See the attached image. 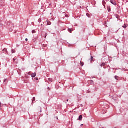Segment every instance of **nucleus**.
<instances>
[{
    "mask_svg": "<svg viewBox=\"0 0 128 128\" xmlns=\"http://www.w3.org/2000/svg\"><path fill=\"white\" fill-rule=\"evenodd\" d=\"M110 2L114 6H117L116 2L115 0H110Z\"/></svg>",
    "mask_w": 128,
    "mask_h": 128,
    "instance_id": "obj_1",
    "label": "nucleus"
},
{
    "mask_svg": "<svg viewBox=\"0 0 128 128\" xmlns=\"http://www.w3.org/2000/svg\"><path fill=\"white\" fill-rule=\"evenodd\" d=\"M2 52H3V54H8V49L4 48L3 50H2Z\"/></svg>",
    "mask_w": 128,
    "mask_h": 128,
    "instance_id": "obj_2",
    "label": "nucleus"
},
{
    "mask_svg": "<svg viewBox=\"0 0 128 128\" xmlns=\"http://www.w3.org/2000/svg\"><path fill=\"white\" fill-rule=\"evenodd\" d=\"M10 28H11V30H10V32H12V28H14V24H11V26H10Z\"/></svg>",
    "mask_w": 128,
    "mask_h": 128,
    "instance_id": "obj_3",
    "label": "nucleus"
},
{
    "mask_svg": "<svg viewBox=\"0 0 128 128\" xmlns=\"http://www.w3.org/2000/svg\"><path fill=\"white\" fill-rule=\"evenodd\" d=\"M46 22L48 26H52V22H50V21L47 20Z\"/></svg>",
    "mask_w": 128,
    "mask_h": 128,
    "instance_id": "obj_4",
    "label": "nucleus"
},
{
    "mask_svg": "<svg viewBox=\"0 0 128 128\" xmlns=\"http://www.w3.org/2000/svg\"><path fill=\"white\" fill-rule=\"evenodd\" d=\"M107 10H108V12H112V9H110V6H108L107 7Z\"/></svg>",
    "mask_w": 128,
    "mask_h": 128,
    "instance_id": "obj_5",
    "label": "nucleus"
},
{
    "mask_svg": "<svg viewBox=\"0 0 128 128\" xmlns=\"http://www.w3.org/2000/svg\"><path fill=\"white\" fill-rule=\"evenodd\" d=\"M90 62V64H92V62H94V57L92 56H91V58L89 60Z\"/></svg>",
    "mask_w": 128,
    "mask_h": 128,
    "instance_id": "obj_6",
    "label": "nucleus"
},
{
    "mask_svg": "<svg viewBox=\"0 0 128 128\" xmlns=\"http://www.w3.org/2000/svg\"><path fill=\"white\" fill-rule=\"evenodd\" d=\"M31 76L32 78H35L36 76V73L32 74L31 75Z\"/></svg>",
    "mask_w": 128,
    "mask_h": 128,
    "instance_id": "obj_7",
    "label": "nucleus"
},
{
    "mask_svg": "<svg viewBox=\"0 0 128 128\" xmlns=\"http://www.w3.org/2000/svg\"><path fill=\"white\" fill-rule=\"evenodd\" d=\"M78 120H82V116L80 115L79 116L78 119Z\"/></svg>",
    "mask_w": 128,
    "mask_h": 128,
    "instance_id": "obj_8",
    "label": "nucleus"
},
{
    "mask_svg": "<svg viewBox=\"0 0 128 128\" xmlns=\"http://www.w3.org/2000/svg\"><path fill=\"white\" fill-rule=\"evenodd\" d=\"M6 24H8V26H12V22H6Z\"/></svg>",
    "mask_w": 128,
    "mask_h": 128,
    "instance_id": "obj_9",
    "label": "nucleus"
},
{
    "mask_svg": "<svg viewBox=\"0 0 128 128\" xmlns=\"http://www.w3.org/2000/svg\"><path fill=\"white\" fill-rule=\"evenodd\" d=\"M106 66V63L103 62L102 63V64L100 65L101 68H102V66Z\"/></svg>",
    "mask_w": 128,
    "mask_h": 128,
    "instance_id": "obj_10",
    "label": "nucleus"
},
{
    "mask_svg": "<svg viewBox=\"0 0 128 128\" xmlns=\"http://www.w3.org/2000/svg\"><path fill=\"white\" fill-rule=\"evenodd\" d=\"M68 32H70V34H72V28H68Z\"/></svg>",
    "mask_w": 128,
    "mask_h": 128,
    "instance_id": "obj_11",
    "label": "nucleus"
},
{
    "mask_svg": "<svg viewBox=\"0 0 128 128\" xmlns=\"http://www.w3.org/2000/svg\"><path fill=\"white\" fill-rule=\"evenodd\" d=\"M128 24H124V26H122V28H128Z\"/></svg>",
    "mask_w": 128,
    "mask_h": 128,
    "instance_id": "obj_12",
    "label": "nucleus"
},
{
    "mask_svg": "<svg viewBox=\"0 0 128 128\" xmlns=\"http://www.w3.org/2000/svg\"><path fill=\"white\" fill-rule=\"evenodd\" d=\"M114 78H115V80H118V78H120V77H118V76H114Z\"/></svg>",
    "mask_w": 128,
    "mask_h": 128,
    "instance_id": "obj_13",
    "label": "nucleus"
},
{
    "mask_svg": "<svg viewBox=\"0 0 128 128\" xmlns=\"http://www.w3.org/2000/svg\"><path fill=\"white\" fill-rule=\"evenodd\" d=\"M12 54H16V50L12 49Z\"/></svg>",
    "mask_w": 128,
    "mask_h": 128,
    "instance_id": "obj_14",
    "label": "nucleus"
},
{
    "mask_svg": "<svg viewBox=\"0 0 128 128\" xmlns=\"http://www.w3.org/2000/svg\"><path fill=\"white\" fill-rule=\"evenodd\" d=\"M80 66H84V62H80Z\"/></svg>",
    "mask_w": 128,
    "mask_h": 128,
    "instance_id": "obj_15",
    "label": "nucleus"
},
{
    "mask_svg": "<svg viewBox=\"0 0 128 128\" xmlns=\"http://www.w3.org/2000/svg\"><path fill=\"white\" fill-rule=\"evenodd\" d=\"M36 30H32V34H36Z\"/></svg>",
    "mask_w": 128,
    "mask_h": 128,
    "instance_id": "obj_16",
    "label": "nucleus"
},
{
    "mask_svg": "<svg viewBox=\"0 0 128 128\" xmlns=\"http://www.w3.org/2000/svg\"><path fill=\"white\" fill-rule=\"evenodd\" d=\"M116 18H117L118 20V18H120V16L116 15Z\"/></svg>",
    "mask_w": 128,
    "mask_h": 128,
    "instance_id": "obj_17",
    "label": "nucleus"
},
{
    "mask_svg": "<svg viewBox=\"0 0 128 128\" xmlns=\"http://www.w3.org/2000/svg\"><path fill=\"white\" fill-rule=\"evenodd\" d=\"M38 22H40H40H42V19H39L38 20Z\"/></svg>",
    "mask_w": 128,
    "mask_h": 128,
    "instance_id": "obj_18",
    "label": "nucleus"
},
{
    "mask_svg": "<svg viewBox=\"0 0 128 128\" xmlns=\"http://www.w3.org/2000/svg\"><path fill=\"white\" fill-rule=\"evenodd\" d=\"M36 101V97L33 98L32 102H35Z\"/></svg>",
    "mask_w": 128,
    "mask_h": 128,
    "instance_id": "obj_19",
    "label": "nucleus"
},
{
    "mask_svg": "<svg viewBox=\"0 0 128 128\" xmlns=\"http://www.w3.org/2000/svg\"><path fill=\"white\" fill-rule=\"evenodd\" d=\"M46 36H48V34L46 33V34H45V37H44L45 38H46Z\"/></svg>",
    "mask_w": 128,
    "mask_h": 128,
    "instance_id": "obj_20",
    "label": "nucleus"
},
{
    "mask_svg": "<svg viewBox=\"0 0 128 128\" xmlns=\"http://www.w3.org/2000/svg\"><path fill=\"white\" fill-rule=\"evenodd\" d=\"M90 82H92L91 84H94V80H90Z\"/></svg>",
    "mask_w": 128,
    "mask_h": 128,
    "instance_id": "obj_21",
    "label": "nucleus"
},
{
    "mask_svg": "<svg viewBox=\"0 0 128 128\" xmlns=\"http://www.w3.org/2000/svg\"><path fill=\"white\" fill-rule=\"evenodd\" d=\"M16 62V58H14L13 59V62Z\"/></svg>",
    "mask_w": 128,
    "mask_h": 128,
    "instance_id": "obj_22",
    "label": "nucleus"
},
{
    "mask_svg": "<svg viewBox=\"0 0 128 128\" xmlns=\"http://www.w3.org/2000/svg\"><path fill=\"white\" fill-rule=\"evenodd\" d=\"M49 8H52V4H49Z\"/></svg>",
    "mask_w": 128,
    "mask_h": 128,
    "instance_id": "obj_23",
    "label": "nucleus"
},
{
    "mask_svg": "<svg viewBox=\"0 0 128 128\" xmlns=\"http://www.w3.org/2000/svg\"><path fill=\"white\" fill-rule=\"evenodd\" d=\"M49 80H50V82H52V79H49Z\"/></svg>",
    "mask_w": 128,
    "mask_h": 128,
    "instance_id": "obj_24",
    "label": "nucleus"
},
{
    "mask_svg": "<svg viewBox=\"0 0 128 128\" xmlns=\"http://www.w3.org/2000/svg\"><path fill=\"white\" fill-rule=\"evenodd\" d=\"M2 108V102H0V108Z\"/></svg>",
    "mask_w": 128,
    "mask_h": 128,
    "instance_id": "obj_25",
    "label": "nucleus"
},
{
    "mask_svg": "<svg viewBox=\"0 0 128 128\" xmlns=\"http://www.w3.org/2000/svg\"><path fill=\"white\" fill-rule=\"evenodd\" d=\"M35 79L36 80H38V78H36Z\"/></svg>",
    "mask_w": 128,
    "mask_h": 128,
    "instance_id": "obj_26",
    "label": "nucleus"
},
{
    "mask_svg": "<svg viewBox=\"0 0 128 128\" xmlns=\"http://www.w3.org/2000/svg\"><path fill=\"white\" fill-rule=\"evenodd\" d=\"M28 38H26V42H28Z\"/></svg>",
    "mask_w": 128,
    "mask_h": 128,
    "instance_id": "obj_27",
    "label": "nucleus"
},
{
    "mask_svg": "<svg viewBox=\"0 0 128 128\" xmlns=\"http://www.w3.org/2000/svg\"><path fill=\"white\" fill-rule=\"evenodd\" d=\"M48 90H50V87H48Z\"/></svg>",
    "mask_w": 128,
    "mask_h": 128,
    "instance_id": "obj_28",
    "label": "nucleus"
},
{
    "mask_svg": "<svg viewBox=\"0 0 128 128\" xmlns=\"http://www.w3.org/2000/svg\"><path fill=\"white\" fill-rule=\"evenodd\" d=\"M4 82H6V79H5Z\"/></svg>",
    "mask_w": 128,
    "mask_h": 128,
    "instance_id": "obj_29",
    "label": "nucleus"
},
{
    "mask_svg": "<svg viewBox=\"0 0 128 128\" xmlns=\"http://www.w3.org/2000/svg\"><path fill=\"white\" fill-rule=\"evenodd\" d=\"M102 2H104V4H106V1L103 0Z\"/></svg>",
    "mask_w": 128,
    "mask_h": 128,
    "instance_id": "obj_30",
    "label": "nucleus"
},
{
    "mask_svg": "<svg viewBox=\"0 0 128 128\" xmlns=\"http://www.w3.org/2000/svg\"><path fill=\"white\" fill-rule=\"evenodd\" d=\"M66 18H68V15H66Z\"/></svg>",
    "mask_w": 128,
    "mask_h": 128,
    "instance_id": "obj_31",
    "label": "nucleus"
},
{
    "mask_svg": "<svg viewBox=\"0 0 128 128\" xmlns=\"http://www.w3.org/2000/svg\"><path fill=\"white\" fill-rule=\"evenodd\" d=\"M66 102H68V100H66Z\"/></svg>",
    "mask_w": 128,
    "mask_h": 128,
    "instance_id": "obj_32",
    "label": "nucleus"
},
{
    "mask_svg": "<svg viewBox=\"0 0 128 128\" xmlns=\"http://www.w3.org/2000/svg\"><path fill=\"white\" fill-rule=\"evenodd\" d=\"M57 120H58V118L56 117Z\"/></svg>",
    "mask_w": 128,
    "mask_h": 128,
    "instance_id": "obj_33",
    "label": "nucleus"
},
{
    "mask_svg": "<svg viewBox=\"0 0 128 128\" xmlns=\"http://www.w3.org/2000/svg\"><path fill=\"white\" fill-rule=\"evenodd\" d=\"M84 126V124H81V126Z\"/></svg>",
    "mask_w": 128,
    "mask_h": 128,
    "instance_id": "obj_34",
    "label": "nucleus"
},
{
    "mask_svg": "<svg viewBox=\"0 0 128 128\" xmlns=\"http://www.w3.org/2000/svg\"><path fill=\"white\" fill-rule=\"evenodd\" d=\"M104 70H106V68L104 67Z\"/></svg>",
    "mask_w": 128,
    "mask_h": 128,
    "instance_id": "obj_35",
    "label": "nucleus"
},
{
    "mask_svg": "<svg viewBox=\"0 0 128 128\" xmlns=\"http://www.w3.org/2000/svg\"><path fill=\"white\" fill-rule=\"evenodd\" d=\"M92 78H94V77H92Z\"/></svg>",
    "mask_w": 128,
    "mask_h": 128,
    "instance_id": "obj_36",
    "label": "nucleus"
},
{
    "mask_svg": "<svg viewBox=\"0 0 128 128\" xmlns=\"http://www.w3.org/2000/svg\"><path fill=\"white\" fill-rule=\"evenodd\" d=\"M41 26H42V24H41Z\"/></svg>",
    "mask_w": 128,
    "mask_h": 128,
    "instance_id": "obj_37",
    "label": "nucleus"
},
{
    "mask_svg": "<svg viewBox=\"0 0 128 128\" xmlns=\"http://www.w3.org/2000/svg\"><path fill=\"white\" fill-rule=\"evenodd\" d=\"M2 82V81L0 80V82Z\"/></svg>",
    "mask_w": 128,
    "mask_h": 128,
    "instance_id": "obj_38",
    "label": "nucleus"
}]
</instances>
